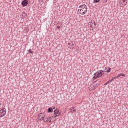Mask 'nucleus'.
I'll use <instances>...</instances> for the list:
<instances>
[{
	"instance_id": "nucleus-5",
	"label": "nucleus",
	"mask_w": 128,
	"mask_h": 128,
	"mask_svg": "<svg viewBox=\"0 0 128 128\" xmlns=\"http://www.w3.org/2000/svg\"><path fill=\"white\" fill-rule=\"evenodd\" d=\"M28 4V0H24L22 2V6L24 8V6H26Z\"/></svg>"
},
{
	"instance_id": "nucleus-17",
	"label": "nucleus",
	"mask_w": 128,
	"mask_h": 128,
	"mask_svg": "<svg viewBox=\"0 0 128 128\" xmlns=\"http://www.w3.org/2000/svg\"><path fill=\"white\" fill-rule=\"evenodd\" d=\"M28 53L29 54H32V49L28 50Z\"/></svg>"
},
{
	"instance_id": "nucleus-7",
	"label": "nucleus",
	"mask_w": 128,
	"mask_h": 128,
	"mask_svg": "<svg viewBox=\"0 0 128 128\" xmlns=\"http://www.w3.org/2000/svg\"><path fill=\"white\" fill-rule=\"evenodd\" d=\"M50 118H52V117L49 118H46L44 119V122H52V121L50 120Z\"/></svg>"
},
{
	"instance_id": "nucleus-11",
	"label": "nucleus",
	"mask_w": 128,
	"mask_h": 128,
	"mask_svg": "<svg viewBox=\"0 0 128 128\" xmlns=\"http://www.w3.org/2000/svg\"><path fill=\"white\" fill-rule=\"evenodd\" d=\"M126 0H123V2L120 3L121 6H126Z\"/></svg>"
},
{
	"instance_id": "nucleus-16",
	"label": "nucleus",
	"mask_w": 128,
	"mask_h": 128,
	"mask_svg": "<svg viewBox=\"0 0 128 128\" xmlns=\"http://www.w3.org/2000/svg\"><path fill=\"white\" fill-rule=\"evenodd\" d=\"M46 116V114H44V117H42L40 118V120H44V117Z\"/></svg>"
},
{
	"instance_id": "nucleus-22",
	"label": "nucleus",
	"mask_w": 128,
	"mask_h": 128,
	"mask_svg": "<svg viewBox=\"0 0 128 128\" xmlns=\"http://www.w3.org/2000/svg\"><path fill=\"white\" fill-rule=\"evenodd\" d=\"M60 28V26H57V28H58V29Z\"/></svg>"
},
{
	"instance_id": "nucleus-24",
	"label": "nucleus",
	"mask_w": 128,
	"mask_h": 128,
	"mask_svg": "<svg viewBox=\"0 0 128 128\" xmlns=\"http://www.w3.org/2000/svg\"><path fill=\"white\" fill-rule=\"evenodd\" d=\"M2 106V104L0 103V106Z\"/></svg>"
},
{
	"instance_id": "nucleus-18",
	"label": "nucleus",
	"mask_w": 128,
	"mask_h": 128,
	"mask_svg": "<svg viewBox=\"0 0 128 128\" xmlns=\"http://www.w3.org/2000/svg\"><path fill=\"white\" fill-rule=\"evenodd\" d=\"M94 76H98V74L96 72L94 74Z\"/></svg>"
},
{
	"instance_id": "nucleus-15",
	"label": "nucleus",
	"mask_w": 128,
	"mask_h": 128,
	"mask_svg": "<svg viewBox=\"0 0 128 128\" xmlns=\"http://www.w3.org/2000/svg\"><path fill=\"white\" fill-rule=\"evenodd\" d=\"M100 2V0H94V3L96 4V3H97V2Z\"/></svg>"
},
{
	"instance_id": "nucleus-4",
	"label": "nucleus",
	"mask_w": 128,
	"mask_h": 128,
	"mask_svg": "<svg viewBox=\"0 0 128 128\" xmlns=\"http://www.w3.org/2000/svg\"><path fill=\"white\" fill-rule=\"evenodd\" d=\"M102 72H104V70H98V72H96L97 76H96V78H99L100 77L103 76V74H104Z\"/></svg>"
},
{
	"instance_id": "nucleus-6",
	"label": "nucleus",
	"mask_w": 128,
	"mask_h": 128,
	"mask_svg": "<svg viewBox=\"0 0 128 128\" xmlns=\"http://www.w3.org/2000/svg\"><path fill=\"white\" fill-rule=\"evenodd\" d=\"M94 23L92 22H90L89 24L90 25V26L92 30H94V28H96V22L94 21H93Z\"/></svg>"
},
{
	"instance_id": "nucleus-23",
	"label": "nucleus",
	"mask_w": 128,
	"mask_h": 128,
	"mask_svg": "<svg viewBox=\"0 0 128 128\" xmlns=\"http://www.w3.org/2000/svg\"><path fill=\"white\" fill-rule=\"evenodd\" d=\"M52 108H53L54 110H55V109H56V107L54 106V107Z\"/></svg>"
},
{
	"instance_id": "nucleus-2",
	"label": "nucleus",
	"mask_w": 128,
	"mask_h": 128,
	"mask_svg": "<svg viewBox=\"0 0 128 128\" xmlns=\"http://www.w3.org/2000/svg\"><path fill=\"white\" fill-rule=\"evenodd\" d=\"M54 116H55L54 118H56V116H60L62 112L59 109H56L54 110Z\"/></svg>"
},
{
	"instance_id": "nucleus-1",
	"label": "nucleus",
	"mask_w": 128,
	"mask_h": 128,
	"mask_svg": "<svg viewBox=\"0 0 128 128\" xmlns=\"http://www.w3.org/2000/svg\"><path fill=\"white\" fill-rule=\"evenodd\" d=\"M78 12L80 14H86L88 12V8L86 4L80 5L78 7Z\"/></svg>"
},
{
	"instance_id": "nucleus-20",
	"label": "nucleus",
	"mask_w": 128,
	"mask_h": 128,
	"mask_svg": "<svg viewBox=\"0 0 128 128\" xmlns=\"http://www.w3.org/2000/svg\"><path fill=\"white\" fill-rule=\"evenodd\" d=\"M116 78V77H114L113 78H112V79H111V80H112H112H114Z\"/></svg>"
},
{
	"instance_id": "nucleus-28",
	"label": "nucleus",
	"mask_w": 128,
	"mask_h": 128,
	"mask_svg": "<svg viewBox=\"0 0 128 128\" xmlns=\"http://www.w3.org/2000/svg\"><path fill=\"white\" fill-rule=\"evenodd\" d=\"M68 44H70V43H68Z\"/></svg>"
},
{
	"instance_id": "nucleus-27",
	"label": "nucleus",
	"mask_w": 128,
	"mask_h": 128,
	"mask_svg": "<svg viewBox=\"0 0 128 128\" xmlns=\"http://www.w3.org/2000/svg\"><path fill=\"white\" fill-rule=\"evenodd\" d=\"M23 14H24V13Z\"/></svg>"
},
{
	"instance_id": "nucleus-9",
	"label": "nucleus",
	"mask_w": 128,
	"mask_h": 128,
	"mask_svg": "<svg viewBox=\"0 0 128 128\" xmlns=\"http://www.w3.org/2000/svg\"><path fill=\"white\" fill-rule=\"evenodd\" d=\"M70 112H76V108L73 107V108H70Z\"/></svg>"
},
{
	"instance_id": "nucleus-8",
	"label": "nucleus",
	"mask_w": 128,
	"mask_h": 128,
	"mask_svg": "<svg viewBox=\"0 0 128 128\" xmlns=\"http://www.w3.org/2000/svg\"><path fill=\"white\" fill-rule=\"evenodd\" d=\"M104 70L105 72H110L112 69L110 68H106Z\"/></svg>"
},
{
	"instance_id": "nucleus-19",
	"label": "nucleus",
	"mask_w": 128,
	"mask_h": 128,
	"mask_svg": "<svg viewBox=\"0 0 128 128\" xmlns=\"http://www.w3.org/2000/svg\"><path fill=\"white\" fill-rule=\"evenodd\" d=\"M93 78H94V80H96V78H96V76H94L93 77Z\"/></svg>"
},
{
	"instance_id": "nucleus-10",
	"label": "nucleus",
	"mask_w": 128,
	"mask_h": 128,
	"mask_svg": "<svg viewBox=\"0 0 128 128\" xmlns=\"http://www.w3.org/2000/svg\"><path fill=\"white\" fill-rule=\"evenodd\" d=\"M120 76H126V74H124L121 73L120 74H118L116 76V78H118L120 77Z\"/></svg>"
},
{
	"instance_id": "nucleus-26",
	"label": "nucleus",
	"mask_w": 128,
	"mask_h": 128,
	"mask_svg": "<svg viewBox=\"0 0 128 128\" xmlns=\"http://www.w3.org/2000/svg\"><path fill=\"white\" fill-rule=\"evenodd\" d=\"M22 16H24V14H22Z\"/></svg>"
},
{
	"instance_id": "nucleus-13",
	"label": "nucleus",
	"mask_w": 128,
	"mask_h": 128,
	"mask_svg": "<svg viewBox=\"0 0 128 128\" xmlns=\"http://www.w3.org/2000/svg\"><path fill=\"white\" fill-rule=\"evenodd\" d=\"M44 113H40L38 115V118H44Z\"/></svg>"
},
{
	"instance_id": "nucleus-25",
	"label": "nucleus",
	"mask_w": 128,
	"mask_h": 128,
	"mask_svg": "<svg viewBox=\"0 0 128 128\" xmlns=\"http://www.w3.org/2000/svg\"><path fill=\"white\" fill-rule=\"evenodd\" d=\"M22 16H24V14H22Z\"/></svg>"
},
{
	"instance_id": "nucleus-21",
	"label": "nucleus",
	"mask_w": 128,
	"mask_h": 128,
	"mask_svg": "<svg viewBox=\"0 0 128 128\" xmlns=\"http://www.w3.org/2000/svg\"><path fill=\"white\" fill-rule=\"evenodd\" d=\"M108 1V0H103V2H106Z\"/></svg>"
},
{
	"instance_id": "nucleus-3",
	"label": "nucleus",
	"mask_w": 128,
	"mask_h": 128,
	"mask_svg": "<svg viewBox=\"0 0 128 128\" xmlns=\"http://www.w3.org/2000/svg\"><path fill=\"white\" fill-rule=\"evenodd\" d=\"M6 110L4 108L0 110V118H2V116H6Z\"/></svg>"
},
{
	"instance_id": "nucleus-12",
	"label": "nucleus",
	"mask_w": 128,
	"mask_h": 128,
	"mask_svg": "<svg viewBox=\"0 0 128 128\" xmlns=\"http://www.w3.org/2000/svg\"><path fill=\"white\" fill-rule=\"evenodd\" d=\"M48 112H54V110L52 108H49L48 110Z\"/></svg>"
},
{
	"instance_id": "nucleus-14",
	"label": "nucleus",
	"mask_w": 128,
	"mask_h": 128,
	"mask_svg": "<svg viewBox=\"0 0 128 128\" xmlns=\"http://www.w3.org/2000/svg\"><path fill=\"white\" fill-rule=\"evenodd\" d=\"M112 82V80H109L108 82H106L104 84V86H106V84H110V82Z\"/></svg>"
}]
</instances>
